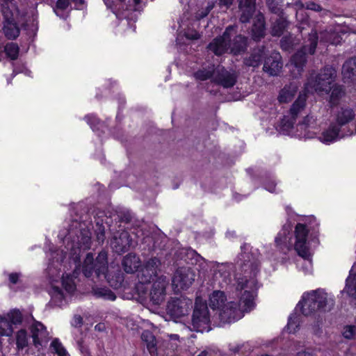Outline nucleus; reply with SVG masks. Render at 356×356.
<instances>
[{"label": "nucleus", "instance_id": "f257e3e1", "mask_svg": "<svg viewBox=\"0 0 356 356\" xmlns=\"http://www.w3.org/2000/svg\"><path fill=\"white\" fill-rule=\"evenodd\" d=\"M237 261L236 289L240 293L238 303L229 302L220 309V319L222 323H231L241 318L243 313L252 310L257 290L256 277L259 272V254L257 250L249 251L250 246L244 245Z\"/></svg>", "mask_w": 356, "mask_h": 356}, {"label": "nucleus", "instance_id": "f03ea898", "mask_svg": "<svg viewBox=\"0 0 356 356\" xmlns=\"http://www.w3.org/2000/svg\"><path fill=\"white\" fill-rule=\"evenodd\" d=\"M248 38L242 35H236V26H229L222 36L215 38L207 47L209 50L220 56L228 50L234 54H238L245 51Z\"/></svg>", "mask_w": 356, "mask_h": 356}, {"label": "nucleus", "instance_id": "7ed1b4c3", "mask_svg": "<svg viewBox=\"0 0 356 356\" xmlns=\"http://www.w3.org/2000/svg\"><path fill=\"white\" fill-rule=\"evenodd\" d=\"M83 273L87 277H91L95 273L97 277L106 279L110 286L114 289L121 287L124 280L121 273L118 274L115 280L108 274L107 254L105 252L99 253L95 261L92 254L88 253L83 261Z\"/></svg>", "mask_w": 356, "mask_h": 356}, {"label": "nucleus", "instance_id": "20e7f679", "mask_svg": "<svg viewBox=\"0 0 356 356\" xmlns=\"http://www.w3.org/2000/svg\"><path fill=\"white\" fill-rule=\"evenodd\" d=\"M299 305H301L302 313L308 316L318 311H330L334 305V300L323 289H318L304 293Z\"/></svg>", "mask_w": 356, "mask_h": 356}, {"label": "nucleus", "instance_id": "39448f33", "mask_svg": "<svg viewBox=\"0 0 356 356\" xmlns=\"http://www.w3.org/2000/svg\"><path fill=\"white\" fill-rule=\"evenodd\" d=\"M337 77V70L332 66H325L320 72L314 76L311 74L305 84V90L308 92L314 90L315 92L327 93L331 90V85Z\"/></svg>", "mask_w": 356, "mask_h": 356}, {"label": "nucleus", "instance_id": "423d86ee", "mask_svg": "<svg viewBox=\"0 0 356 356\" xmlns=\"http://www.w3.org/2000/svg\"><path fill=\"white\" fill-rule=\"evenodd\" d=\"M210 315L206 302L197 298L192 316L191 330L195 332H208L210 330Z\"/></svg>", "mask_w": 356, "mask_h": 356}, {"label": "nucleus", "instance_id": "0eeeda50", "mask_svg": "<svg viewBox=\"0 0 356 356\" xmlns=\"http://www.w3.org/2000/svg\"><path fill=\"white\" fill-rule=\"evenodd\" d=\"M318 36L316 31H312L307 40L305 41L302 48L298 51L292 57L291 63L300 72L307 61L306 54H314L318 42Z\"/></svg>", "mask_w": 356, "mask_h": 356}, {"label": "nucleus", "instance_id": "6e6552de", "mask_svg": "<svg viewBox=\"0 0 356 356\" xmlns=\"http://www.w3.org/2000/svg\"><path fill=\"white\" fill-rule=\"evenodd\" d=\"M169 281L166 276L161 275L155 279L149 289L148 295L149 302L154 305H160L166 297V289Z\"/></svg>", "mask_w": 356, "mask_h": 356}, {"label": "nucleus", "instance_id": "1a4fd4ad", "mask_svg": "<svg viewBox=\"0 0 356 356\" xmlns=\"http://www.w3.org/2000/svg\"><path fill=\"white\" fill-rule=\"evenodd\" d=\"M308 229L305 225L298 223L295 227L296 242L294 248L299 256L310 263L311 254L307 245Z\"/></svg>", "mask_w": 356, "mask_h": 356}, {"label": "nucleus", "instance_id": "9d476101", "mask_svg": "<svg viewBox=\"0 0 356 356\" xmlns=\"http://www.w3.org/2000/svg\"><path fill=\"white\" fill-rule=\"evenodd\" d=\"M26 321L30 324L29 328L31 337L33 339V345L36 348L48 341L49 333L46 327L41 322L36 321L31 315Z\"/></svg>", "mask_w": 356, "mask_h": 356}, {"label": "nucleus", "instance_id": "9b49d317", "mask_svg": "<svg viewBox=\"0 0 356 356\" xmlns=\"http://www.w3.org/2000/svg\"><path fill=\"white\" fill-rule=\"evenodd\" d=\"M195 273L189 267H180L177 269L172 277V285L177 289H186L195 281Z\"/></svg>", "mask_w": 356, "mask_h": 356}, {"label": "nucleus", "instance_id": "f8f14e48", "mask_svg": "<svg viewBox=\"0 0 356 356\" xmlns=\"http://www.w3.org/2000/svg\"><path fill=\"white\" fill-rule=\"evenodd\" d=\"M192 303L189 298H172L168 302L166 310L172 316L179 318L188 313Z\"/></svg>", "mask_w": 356, "mask_h": 356}, {"label": "nucleus", "instance_id": "ddd939ff", "mask_svg": "<svg viewBox=\"0 0 356 356\" xmlns=\"http://www.w3.org/2000/svg\"><path fill=\"white\" fill-rule=\"evenodd\" d=\"M213 271V279L218 286L223 288L227 286L232 280L231 266L227 264L209 262Z\"/></svg>", "mask_w": 356, "mask_h": 356}, {"label": "nucleus", "instance_id": "4468645a", "mask_svg": "<svg viewBox=\"0 0 356 356\" xmlns=\"http://www.w3.org/2000/svg\"><path fill=\"white\" fill-rule=\"evenodd\" d=\"M111 245L115 252L121 254L128 251L133 246V241L129 232L122 231L115 234L111 240Z\"/></svg>", "mask_w": 356, "mask_h": 356}, {"label": "nucleus", "instance_id": "2eb2a0df", "mask_svg": "<svg viewBox=\"0 0 356 356\" xmlns=\"http://www.w3.org/2000/svg\"><path fill=\"white\" fill-rule=\"evenodd\" d=\"M236 74L225 70L223 67L218 66L213 76V83L225 88L233 87L236 82Z\"/></svg>", "mask_w": 356, "mask_h": 356}, {"label": "nucleus", "instance_id": "dca6fc26", "mask_svg": "<svg viewBox=\"0 0 356 356\" xmlns=\"http://www.w3.org/2000/svg\"><path fill=\"white\" fill-rule=\"evenodd\" d=\"M282 67L283 63L280 54L274 51L265 59L263 70L269 76H275L279 75Z\"/></svg>", "mask_w": 356, "mask_h": 356}, {"label": "nucleus", "instance_id": "f3484780", "mask_svg": "<svg viewBox=\"0 0 356 356\" xmlns=\"http://www.w3.org/2000/svg\"><path fill=\"white\" fill-rule=\"evenodd\" d=\"M353 134V131L348 129L347 131H343L337 126L334 124L330 126L324 131L322 132L319 136V140L324 143H330L335 141L338 138H343L346 136H350Z\"/></svg>", "mask_w": 356, "mask_h": 356}, {"label": "nucleus", "instance_id": "a211bd4d", "mask_svg": "<svg viewBox=\"0 0 356 356\" xmlns=\"http://www.w3.org/2000/svg\"><path fill=\"white\" fill-rule=\"evenodd\" d=\"M355 118V113L352 108L342 106L335 115V126H337L344 131L343 127H348L349 123L353 122Z\"/></svg>", "mask_w": 356, "mask_h": 356}, {"label": "nucleus", "instance_id": "6ab92c4d", "mask_svg": "<svg viewBox=\"0 0 356 356\" xmlns=\"http://www.w3.org/2000/svg\"><path fill=\"white\" fill-rule=\"evenodd\" d=\"M341 74L345 83H356V57L345 61L342 65Z\"/></svg>", "mask_w": 356, "mask_h": 356}, {"label": "nucleus", "instance_id": "aec40b11", "mask_svg": "<svg viewBox=\"0 0 356 356\" xmlns=\"http://www.w3.org/2000/svg\"><path fill=\"white\" fill-rule=\"evenodd\" d=\"M255 1L256 0H238L241 22L247 23L252 18L255 10Z\"/></svg>", "mask_w": 356, "mask_h": 356}, {"label": "nucleus", "instance_id": "412c9836", "mask_svg": "<svg viewBox=\"0 0 356 356\" xmlns=\"http://www.w3.org/2000/svg\"><path fill=\"white\" fill-rule=\"evenodd\" d=\"M141 265L140 258L133 253H129L124 257L122 261V266L127 273H134Z\"/></svg>", "mask_w": 356, "mask_h": 356}, {"label": "nucleus", "instance_id": "4be33fe9", "mask_svg": "<svg viewBox=\"0 0 356 356\" xmlns=\"http://www.w3.org/2000/svg\"><path fill=\"white\" fill-rule=\"evenodd\" d=\"M298 86L296 83L286 85L279 93L277 99L280 103L284 104L291 102L296 95Z\"/></svg>", "mask_w": 356, "mask_h": 356}, {"label": "nucleus", "instance_id": "5701e85b", "mask_svg": "<svg viewBox=\"0 0 356 356\" xmlns=\"http://www.w3.org/2000/svg\"><path fill=\"white\" fill-rule=\"evenodd\" d=\"M265 35V21L264 17L261 14L256 16L252 29V36L254 40L259 41Z\"/></svg>", "mask_w": 356, "mask_h": 356}, {"label": "nucleus", "instance_id": "b1692460", "mask_svg": "<svg viewBox=\"0 0 356 356\" xmlns=\"http://www.w3.org/2000/svg\"><path fill=\"white\" fill-rule=\"evenodd\" d=\"M306 101L307 95L305 92L300 93L289 110V114L293 120H296L298 115L305 109Z\"/></svg>", "mask_w": 356, "mask_h": 356}, {"label": "nucleus", "instance_id": "393cba45", "mask_svg": "<svg viewBox=\"0 0 356 356\" xmlns=\"http://www.w3.org/2000/svg\"><path fill=\"white\" fill-rule=\"evenodd\" d=\"M226 296L223 291H214L209 296V306L213 309H220L225 304Z\"/></svg>", "mask_w": 356, "mask_h": 356}, {"label": "nucleus", "instance_id": "a878e982", "mask_svg": "<svg viewBox=\"0 0 356 356\" xmlns=\"http://www.w3.org/2000/svg\"><path fill=\"white\" fill-rule=\"evenodd\" d=\"M344 291L349 296L356 298V262L353 266L350 275L346 279Z\"/></svg>", "mask_w": 356, "mask_h": 356}, {"label": "nucleus", "instance_id": "bb28decb", "mask_svg": "<svg viewBox=\"0 0 356 356\" xmlns=\"http://www.w3.org/2000/svg\"><path fill=\"white\" fill-rule=\"evenodd\" d=\"M143 341L146 344L147 350L151 355H155L157 352L156 339L155 336L149 330H145L141 334Z\"/></svg>", "mask_w": 356, "mask_h": 356}, {"label": "nucleus", "instance_id": "cd10ccee", "mask_svg": "<svg viewBox=\"0 0 356 356\" xmlns=\"http://www.w3.org/2000/svg\"><path fill=\"white\" fill-rule=\"evenodd\" d=\"M159 276L154 274L153 272H151L149 270H146L145 268H143L142 270L138 273V277L140 282V284L137 286V291L140 294L143 289V284L146 283H149L152 281L154 282L155 281V278L156 279Z\"/></svg>", "mask_w": 356, "mask_h": 356}, {"label": "nucleus", "instance_id": "c85d7f7f", "mask_svg": "<svg viewBox=\"0 0 356 356\" xmlns=\"http://www.w3.org/2000/svg\"><path fill=\"white\" fill-rule=\"evenodd\" d=\"M264 55V47L254 49L250 56L245 59L244 63L247 66L257 67L260 65Z\"/></svg>", "mask_w": 356, "mask_h": 356}, {"label": "nucleus", "instance_id": "c756f323", "mask_svg": "<svg viewBox=\"0 0 356 356\" xmlns=\"http://www.w3.org/2000/svg\"><path fill=\"white\" fill-rule=\"evenodd\" d=\"M78 248L83 250L90 249L91 245V233L88 230L81 232L80 236H78Z\"/></svg>", "mask_w": 356, "mask_h": 356}, {"label": "nucleus", "instance_id": "7c9ffc66", "mask_svg": "<svg viewBox=\"0 0 356 356\" xmlns=\"http://www.w3.org/2000/svg\"><path fill=\"white\" fill-rule=\"evenodd\" d=\"M215 72L216 68L213 65H211L209 66L208 68L199 70L194 74V76L196 79L200 81H205L209 79H211V81L213 82V76Z\"/></svg>", "mask_w": 356, "mask_h": 356}, {"label": "nucleus", "instance_id": "2f4dec72", "mask_svg": "<svg viewBox=\"0 0 356 356\" xmlns=\"http://www.w3.org/2000/svg\"><path fill=\"white\" fill-rule=\"evenodd\" d=\"M320 41L325 43H330L332 44H337L340 42L339 35L330 31H325L320 33Z\"/></svg>", "mask_w": 356, "mask_h": 356}, {"label": "nucleus", "instance_id": "473e14b6", "mask_svg": "<svg viewBox=\"0 0 356 356\" xmlns=\"http://www.w3.org/2000/svg\"><path fill=\"white\" fill-rule=\"evenodd\" d=\"M16 346L18 350H22L28 346L29 336L25 329H21L16 333Z\"/></svg>", "mask_w": 356, "mask_h": 356}, {"label": "nucleus", "instance_id": "72a5a7b5", "mask_svg": "<svg viewBox=\"0 0 356 356\" xmlns=\"http://www.w3.org/2000/svg\"><path fill=\"white\" fill-rule=\"evenodd\" d=\"M331 90L330 103L332 106H336L339 103L340 99L345 95V92L341 86L337 85L331 87Z\"/></svg>", "mask_w": 356, "mask_h": 356}, {"label": "nucleus", "instance_id": "f704fd0d", "mask_svg": "<svg viewBox=\"0 0 356 356\" xmlns=\"http://www.w3.org/2000/svg\"><path fill=\"white\" fill-rule=\"evenodd\" d=\"M290 227H286V226H284L282 232H280L277 237L275 238V243L278 247H280L282 250H284V248H286V250H288L289 245V240L287 237V234L289 233Z\"/></svg>", "mask_w": 356, "mask_h": 356}, {"label": "nucleus", "instance_id": "c9c22d12", "mask_svg": "<svg viewBox=\"0 0 356 356\" xmlns=\"http://www.w3.org/2000/svg\"><path fill=\"white\" fill-rule=\"evenodd\" d=\"M287 26V22L283 17H279L275 19L272 26V35L273 36H280Z\"/></svg>", "mask_w": 356, "mask_h": 356}, {"label": "nucleus", "instance_id": "e433bc0d", "mask_svg": "<svg viewBox=\"0 0 356 356\" xmlns=\"http://www.w3.org/2000/svg\"><path fill=\"white\" fill-rule=\"evenodd\" d=\"M3 33L10 40L15 39L19 34V29L15 23L8 22L3 26Z\"/></svg>", "mask_w": 356, "mask_h": 356}, {"label": "nucleus", "instance_id": "4c0bfd02", "mask_svg": "<svg viewBox=\"0 0 356 356\" xmlns=\"http://www.w3.org/2000/svg\"><path fill=\"white\" fill-rule=\"evenodd\" d=\"M13 327L9 320L4 316H0V334L9 337L13 334Z\"/></svg>", "mask_w": 356, "mask_h": 356}, {"label": "nucleus", "instance_id": "58836bf2", "mask_svg": "<svg viewBox=\"0 0 356 356\" xmlns=\"http://www.w3.org/2000/svg\"><path fill=\"white\" fill-rule=\"evenodd\" d=\"M94 294L97 298H102L106 300H115V295L108 289L97 288L93 289Z\"/></svg>", "mask_w": 356, "mask_h": 356}, {"label": "nucleus", "instance_id": "ea45409f", "mask_svg": "<svg viewBox=\"0 0 356 356\" xmlns=\"http://www.w3.org/2000/svg\"><path fill=\"white\" fill-rule=\"evenodd\" d=\"M62 284L65 291L69 293H72L76 289L75 284L72 277L70 275L66 274L62 277Z\"/></svg>", "mask_w": 356, "mask_h": 356}, {"label": "nucleus", "instance_id": "a19ab883", "mask_svg": "<svg viewBox=\"0 0 356 356\" xmlns=\"http://www.w3.org/2000/svg\"><path fill=\"white\" fill-rule=\"evenodd\" d=\"M296 120H293L291 115L284 116L280 122L282 130L288 134L293 128Z\"/></svg>", "mask_w": 356, "mask_h": 356}, {"label": "nucleus", "instance_id": "79ce46f5", "mask_svg": "<svg viewBox=\"0 0 356 356\" xmlns=\"http://www.w3.org/2000/svg\"><path fill=\"white\" fill-rule=\"evenodd\" d=\"M7 316L11 325H18L22 322L23 316L21 312L18 309L11 310L8 313Z\"/></svg>", "mask_w": 356, "mask_h": 356}, {"label": "nucleus", "instance_id": "37998d69", "mask_svg": "<svg viewBox=\"0 0 356 356\" xmlns=\"http://www.w3.org/2000/svg\"><path fill=\"white\" fill-rule=\"evenodd\" d=\"M316 125V118L311 115H307L303 120L298 124L301 129H306L308 128H313Z\"/></svg>", "mask_w": 356, "mask_h": 356}, {"label": "nucleus", "instance_id": "c03bdc74", "mask_svg": "<svg viewBox=\"0 0 356 356\" xmlns=\"http://www.w3.org/2000/svg\"><path fill=\"white\" fill-rule=\"evenodd\" d=\"M161 266V261L156 257L149 259L145 264L144 268L153 272L157 275L159 266Z\"/></svg>", "mask_w": 356, "mask_h": 356}, {"label": "nucleus", "instance_id": "a18cd8bd", "mask_svg": "<svg viewBox=\"0 0 356 356\" xmlns=\"http://www.w3.org/2000/svg\"><path fill=\"white\" fill-rule=\"evenodd\" d=\"M5 51L8 57L15 60L18 56L19 47L13 42L8 43L5 46Z\"/></svg>", "mask_w": 356, "mask_h": 356}, {"label": "nucleus", "instance_id": "49530a36", "mask_svg": "<svg viewBox=\"0 0 356 356\" xmlns=\"http://www.w3.org/2000/svg\"><path fill=\"white\" fill-rule=\"evenodd\" d=\"M51 296L56 304L60 305L64 299V294L58 287L54 286L51 291Z\"/></svg>", "mask_w": 356, "mask_h": 356}, {"label": "nucleus", "instance_id": "de8ad7c7", "mask_svg": "<svg viewBox=\"0 0 356 356\" xmlns=\"http://www.w3.org/2000/svg\"><path fill=\"white\" fill-rule=\"evenodd\" d=\"M342 335L345 339H353L356 337V326L346 325L343 327Z\"/></svg>", "mask_w": 356, "mask_h": 356}, {"label": "nucleus", "instance_id": "09e8293b", "mask_svg": "<svg viewBox=\"0 0 356 356\" xmlns=\"http://www.w3.org/2000/svg\"><path fill=\"white\" fill-rule=\"evenodd\" d=\"M51 346L59 356H65L67 355L66 350L58 339L52 341Z\"/></svg>", "mask_w": 356, "mask_h": 356}, {"label": "nucleus", "instance_id": "8fccbe9b", "mask_svg": "<svg viewBox=\"0 0 356 356\" xmlns=\"http://www.w3.org/2000/svg\"><path fill=\"white\" fill-rule=\"evenodd\" d=\"M281 0H266V4L272 13L277 14L280 12Z\"/></svg>", "mask_w": 356, "mask_h": 356}, {"label": "nucleus", "instance_id": "3c124183", "mask_svg": "<svg viewBox=\"0 0 356 356\" xmlns=\"http://www.w3.org/2000/svg\"><path fill=\"white\" fill-rule=\"evenodd\" d=\"M70 6L69 0H57L54 12L58 16H60L59 10H64Z\"/></svg>", "mask_w": 356, "mask_h": 356}, {"label": "nucleus", "instance_id": "603ef678", "mask_svg": "<svg viewBox=\"0 0 356 356\" xmlns=\"http://www.w3.org/2000/svg\"><path fill=\"white\" fill-rule=\"evenodd\" d=\"M213 5H208L205 8H204L201 10H199L197 13L196 17L198 19L205 17L210 13V11L213 9Z\"/></svg>", "mask_w": 356, "mask_h": 356}, {"label": "nucleus", "instance_id": "864d4df0", "mask_svg": "<svg viewBox=\"0 0 356 356\" xmlns=\"http://www.w3.org/2000/svg\"><path fill=\"white\" fill-rule=\"evenodd\" d=\"M281 47L284 49V50H286V51H288L289 50L292 46H293V44H292V42L290 38H283L282 40H281Z\"/></svg>", "mask_w": 356, "mask_h": 356}, {"label": "nucleus", "instance_id": "5fc2aeb1", "mask_svg": "<svg viewBox=\"0 0 356 356\" xmlns=\"http://www.w3.org/2000/svg\"><path fill=\"white\" fill-rule=\"evenodd\" d=\"M276 183L274 180L269 179L264 183V188L270 193L275 192Z\"/></svg>", "mask_w": 356, "mask_h": 356}, {"label": "nucleus", "instance_id": "6e6d98bb", "mask_svg": "<svg viewBox=\"0 0 356 356\" xmlns=\"http://www.w3.org/2000/svg\"><path fill=\"white\" fill-rule=\"evenodd\" d=\"M83 318L80 315H74L72 321V326L81 327L83 325Z\"/></svg>", "mask_w": 356, "mask_h": 356}, {"label": "nucleus", "instance_id": "4d7b16f0", "mask_svg": "<svg viewBox=\"0 0 356 356\" xmlns=\"http://www.w3.org/2000/svg\"><path fill=\"white\" fill-rule=\"evenodd\" d=\"M305 8L308 10H312L314 11H321L322 10L321 6L314 1H309L306 3Z\"/></svg>", "mask_w": 356, "mask_h": 356}, {"label": "nucleus", "instance_id": "13d9d810", "mask_svg": "<svg viewBox=\"0 0 356 356\" xmlns=\"http://www.w3.org/2000/svg\"><path fill=\"white\" fill-rule=\"evenodd\" d=\"M298 325H296V321H295L291 316L289 318V322L287 324V329L289 332H295L296 327Z\"/></svg>", "mask_w": 356, "mask_h": 356}, {"label": "nucleus", "instance_id": "bf43d9fd", "mask_svg": "<svg viewBox=\"0 0 356 356\" xmlns=\"http://www.w3.org/2000/svg\"><path fill=\"white\" fill-rule=\"evenodd\" d=\"M241 346L239 344L229 343V350L233 353H237L240 351Z\"/></svg>", "mask_w": 356, "mask_h": 356}, {"label": "nucleus", "instance_id": "052dcab7", "mask_svg": "<svg viewBox=\"0 0 356 356\" xmlns=\"http://www.w3.org/2000/svg\"><path fill=\"white\" fill-rule=\"evenodd\" d=\"M296 355L297 356H316V354L314 350H306L304 351L298 352Z\"/></svg>", "mask_w": 356, "mask_h": 356}, {"label": "nucleus", "instance_id": "680f3d73", "mask_svg": "<svg viewBox=\"0 0 356 356\" xmlns=\"http://www.w3.org/2000/svg\"><path fill=\"white\" fill-rule=\"evenodd\" d=\"M185 35L186 38L190 40H197L200 38V35L197 31H193L191 33L187 32Z\"/></svg>", "mask_w": 356, "mask_h": 356}, {"label": "nucleus", "instance_id": "e2e57ef3", "mask_svg": "<svg viewBox=\"0 0 356 356\" xmlns=\"http://www.w3.org/2000/svg\"><path fill=\"white\" fill-rule=\"evenodd\" d=\"M97 239L99 243H103L105 239L104 229L99 228V232L97 234Z\"/></svg>", "mask_w": 356, "mask_h": 356}, {"label": "nucleus", "instance_id": "0e129e2a", "mask_svg": "<svg viewBox=\"0 0 356 356\" xmlns=\"http://www.w3.org/2000/svg\"><path fill=\"white\" fill-rule=\"evenodd\" d=\"M234 0H219V5L229 8L233 3Z\"/></svg>", "mask_w": 356, "mask_h": 356}, {"label": "nucleus", "instance_id": "69168bd1", "mask_svg": "<svg viewBox=\"0 0 356 356\" xmlns=\"http://www.w3.org/2000/svg\"><path fill=\"white\" fill-rule=\"evenodd\" d=\"M19 279V274L17 273H11L9 275V280L13 284H16Z\"/></svg>", "mask_w": 356, "mask_h": 356}, {"label": "nucleus", "instance_id": "338daca9", "mask_svg": "<svg viewBox=\"0 0 356 356\" xmlns=\"http://www.w3.org/2000/svg\"><path fill=\"white\" fill-rule=\"evenodd\" d=\"M95 330L98 332H104L106 330V326L104 323H98L95 326Z\"/></svg>", "mask_w": 356, "mask_h": 356}, {"label": "nucleus", "instance_id": "774afa93", "mask_svg": "<svg viewBox=\"0 0 356 356\" xmlns=\"http://www.w3.org/2000/svg\"><path fill=\"white\" fill-rule=\"evenodd\" d=\"M2 3L3 8H9L10 6L13 5V0H1Z\"/></svg>", "mask_w": 356, "mask_h": 356}]
</instances>
